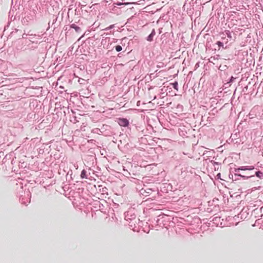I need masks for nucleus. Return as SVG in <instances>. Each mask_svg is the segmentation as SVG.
Masks as SVG:
<instances>
[{
    "label": "nucleus",
    "mask_w": 263,
    "mask_h": 263,
    "mask_svg": "<svg viewBox=\"0 0 263 263\" xmlns=\"http://www.w3.org/2000/svg\"><path fill=\"white\" fill-rule=\"evenodd\" d=\"M239 176H241V177H244V176H241V175H239Z\"/></svg>",
    "instance_id": "12"
},
{
    "label": "nucleus",
    "mask_w": 263,
    "mask_h": 263,
    "mask_svg": "<svg viewBox=\"0 0 263 263\" xmlns=\"http://www.w3.org/2000/svg\"><path fill=\"white\" fill-rule=\"evenodd\" d=\"M217 45L219 46V47H222L223 46V44L222 42H220V41H218L217 42Z\"/></svg>",
    "instance_id": "8"
},
{
    "label": "nucleus",
    "mask_w": 263,
    "mask_h": 263,
    "mask_svg": "<svg viewBox=\"0 0 263 263\" xmlns=\"http://www.w3.org/2000/svg\"><path fill=\"white\" fill-rule=\"evenodd\" d=\"M115 48H116V51L118 52L121 51L122 49V47L120 45L116 46Z\"/></svg>",
    "instance_id": "7"
},
{
    "label": "nucleus",
    "mask_w": 263,
    "mask_h": 263,
    "mask_svg": "<svg viewBox=\"0 0 263 263\" xmlns=\"http://www.w3.org/2000/svg\"><path fill=\"white\" fill-rule=\"evenodd\" d=\"M147 40L149 41H151L152 40V35L150 34L148 36V38H147Z\"/></svg>",
    "instance_id": "9"
},
{
    "label": "nucleus",
    "mask_w": 263,
    "mask_h": 263,
    "mask_svg": "<svg viewBox=\"0 0 263 263\" xmlns=\"http://www.w3.org/2000/svg\"><path fill=\"white\" fill-rule=\"evenodd\" d=\"M81 177L82 178H87L86 172L85 170H83L81 174Z\"/></svg>",
    "instance_id": "4"
},
{
    "label": "nucleus",
    "mask_w": 263,
    "mask_h": 263,
    "mask_svg": "<svg viewBox=\"0 0 263 263\" xmlns=\"http://www.w3.org/2000/svg\"><path fill=\"white\" fill-rule=\"evenodd\" d=\"M70 27L73 28L77 32L80 33L81 32V28L74 24L71 25Z\"/></svg>",
    "instance_id": "2"
},
{
    "label": "nucleus",
    "mask_w": 263,
    "mask_h": 263,
    "mask_svg": "<svg viewBox=\"0 0 263 263\" xmlns=\"http://www.w3.org/2000/svg\"><path fill=\"white\" fill-rule=\"evenodd\" d=\"M117 122L121 126L127 127L129 125V121L126 118H117Z\"/></svg>",
    "instance_id": "1"
},
{
    "label": "nucleus",
    "mask_w": 263,
    "mask_h": 263,
    "mask_svg": "<svg viewBox=\"0 0 263 263\" xmlns=\"http://www.w3.org/2000/svg\"><path fill=\"white\" fill-rule=\"evenodd\" d=\"M117 4L118 5H122L123 4H122V3H117Z\"/></svg>",
    "instance_id": "10"
},
{
    "label": "nucleus",
    "mask_w": 263,
    "mask_h": 263,
    "mask_svg": "<svg viewBox=\"0 0 263 263\" xmlns=\"http://www.w3.org/2000/svg\"><path fill=\"white\" fill-rule=\"evenodd\" d=\"M254 168V166H250L249 168H248L247 166H242L241 167H239L237 168V171L239 170H242V171H246V170H252Z\"/></svg>",
    "instance_id": "3"
},
{
    "label": "nucleus",
    "mask_w": 263,
    "mask_h": 263,
    "mask_svg": "<svg viewBox=\"0 0 263 263\" xmlns=\"http://www.w3.org/2000/svg\"><path fill=\"white\" fill-rule=\"evenodd\" d=\"M171 85L173 86V88L176 90H178V82H175L174 83H171Z\"/></svg>",
    "instance_id": "6"
},
{
    "label": "nucleus",
    "mask_w": 263,
    "mask_h": 263,
    "mask_svg": "<svg viewBox=\"0 0 263 263\" xmlns=\"http://www.w3.org/2000/svg\"><path fill=\"white\" fill-rule=\"evenodd\" d=\"M112 26H110V27H108L109 29H111L112 28Z\"/></svg>",
    "instance_id": "11"
},
{
    "label": "nucleus",
    "mask_w": 263,
    "mask_h": 263,
    "mask_svg": "<svg viewBox=\"0 0 263 263\" xmlns=\"http://www.w3.org/2000/svg\"><path fill=\"white\" fill-rule=\"evenodd\" d=\"M129 3H124V5H128Z\"/></svg>",
    "instance_id": "13"
},
{
    "label": "nucleus",
    "mask_w": 263,
    "mask_h": 263,
    "mask_svg": "<svg viewBox=\"0 0 263 263\" xmlns=\"http://www.w3.org/2000/svg\"><path fill=\"white\" fill-rule=\"evenodd\" d=\"M255 174L257 177H258L259 178L261 179L263 177V173L258 171L256 172L255 173Z\"/></svg>",
    "instance_id": "5"
}]
</instances>
